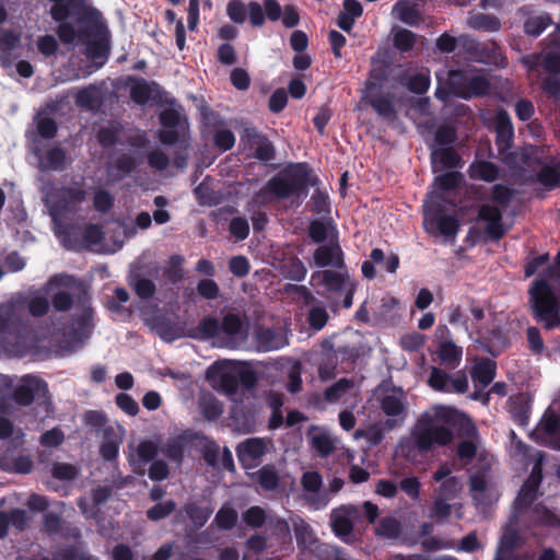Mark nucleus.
<instances>
[{"label": "nucleus", "instance_id": "1", "mask_svg": "<svg viewBox=\"0 0 560 560\" xmlns=\"http://www.w3.org/2000/svg\"><path fill=\"white\" fill-rule=\"evenodd\" d=\"M319 177L306 162L291 163L273 175L260 190L269 192L278 200L305 198L308 187H316L310 201L311 211L315 214H329L331 211L329 195L318 188Z\"/></svg>", "mask_w": 560, "mask_h": 560}, {"label": "nucleus", "instance_id": "2", "mask_svg": "<svg viewBox=\"0 0 560 560\" xmlns=\"http://www.w3.org/2000/svg\"><path fill=\"white\" fill-rule=\"evenodd\" d=\"M52 2L49 14L51 19L59 23L56 33L59 39L66 44H73L78 37L75 27L67 22L71 16L78 22H98L101 12L86 4L88 0H49Z\"/></svg>", "mask_w": 560, "mask_h": 560}, {"label": "nucleus", "instance_id": "3", "mask_svg": "<svg viewBox=\"0 0 560 560\" xmlns=\"http://www.w3.org/2000/svg\"><path fill=\"white\" fill-rule=\"evenodd\" d=\"M31 326L22 315V305L11 298L0 304V348L18 351L25 347Z\"/></svg>", "mask_w": 560, "mask_h": 560}, {"label": "nucleus", "instance_id": "4", "mask_svg": "<svg viewBox=\"0 0 560 560\" xmlns=\"http://www.w3.org/2000/svg\"><path fill=\"white\" fill-rule=\"evenodd\" d=\"M515 196V190L503 184H495L491 188V201L498 206L483 203L478 209L477 218L487 222L486 233L493 241L501 240L505 230L503 229V211L509 207Z\"/></svg>", "mask_w": 560, "mask_h": 560}, {"label": "nucleus", "instance_id": "5", "mask_svg": "<svg viewBox=\"0 0 560 560\" xmlns=\"http://www.w3.org/2000/svg\"><path fill=\"white\" fill-rule=\"evenodd\" d=\"M529 301L536 319L545 323L547 328H552L560 322V304L553 288L547 280L534 281L529 289Z\"/></svg>", "mask_w": 560, "mask_h": 560}, {"label": "nucleus", "instance_id": "6", "mask_svg": "<svg viewBox=\"0 0 560 560\" xmlns=\"http://www.w3.org/2000/svg\"><path fill=\"white\" fill-rule=\"evenodd\" d=\"M454 438L453 431L444 425L436 424L430 416L422 417L411 434L413 448L419 453H428L435 445L446 446Z\"/></svg>", "mask_w": 560, "mask_h": 560}, {"label": "nucleus", "instance_id": "7", "mask_svg": "<svg viewBox=\"0 0 560 560\" xmlns=\"http://www.w3.org/2000/svg\"><path fill=\"white\" fill-rule=\"evenodd\" d=\"M447 85L453 95L463 100L483 97L491 89L488 78L481 74L469 75L462 69L450 70Z\"/></svg>", "mask_w": 560, "mask_h": 560}, {"label": "nucleus", "instance_id": "8", "mask_svg": "<svg viewBox=\"0 0 560 560\" xmlns=\"http://www.w3.org/2000/svg\"><path fill=\"white\" fill-rule=\"evenodd\" d=\"M319 278V284L325 288L326 296L330 299L332 295L345 293L342 307L350 308L353 303L355 284L348 282V277L335 270H323L313 273L312 280Z\"/></svg>", "mask_w": 560, "mask_h": 560}, {"label": "nucleus", "instance_id": "9", "mask_svg": "<svg viewBox=\"0 0 560 560\" xmlns=\"http://www.w3.org/2000/svg\"><path fill=\"white\" fill-rule=\"evenodd\" d=\"M85 190L75 187L62 186L52 189L47 196L51 214L55 217L75 211L85 199Z\"/></svg>", "mask_w": 560, "mask_h": 560}, {"label": "nucleus", "instance_id": "10", "mask_svg": "<svg viewBox=\"0 0 560 560\" xmlns=\"http://www.w3.org/2000/svg\"><path fill=\"white\" fill-rule=\"evenodd\" d=\"M301 486L305 494V501L313 510H322L327 506L330 497L327 490H323V477L316 470L303 472Z\"/></svg>", "mask_w": 560, "mask_h": 560}, {"label": "nucleus", "instance_id": "11", "mask_svg": "<svg viewBox=\"0 0 560 560\" xmlns=\"http://www.w3.org/2000/svg\"><path fill=\"white\" fill-rule=\"evenodd\" d=\"M242 142L254 150V158L264 163L276 159V149L272 142L256 127L246 126L241 133Z\"/></svg>", "mask_w": 560, "mask_h": 560}, {"label": "nucleus", "instance_id": "12", "mask_svg": "<svg viewBox=\"0 0 560 560\" xmlns=\"http://www.w3.org/2000/svg\"><path fill=\"white\" fill-rule=\"evenodd\" d=\"M436 198L439 201H432L427 206L425 220L431 224H435L442 235L455 236L459 230V222L454 215L443 213L445 197L442 194H438Z\"/></svg>", "mask_w": 560, "mask_h": 560}, {"label": "nucleus", "instance_id": "13", "mask_svg": "<svg viewBox=\"0 0 560 560\" xmlns=\"http://www.w3.org/2000/svg\"><path fill=\"white\" fill-rule=\"evenodd\" d=\"M32 512H44L42 530L48 536H56L62 532L63 518L55 512H46L49 506V500L45 495L32 493L26 502Z\"/></svg>", "mask_w": 560, "mask_h": 560}, {"label": "nucleus", "instance_id": "14", "mask_svg": "<svg viewBox=\"0 0 560 560\" xmlns=\"http://www.w3.org/2000/svg\"><path fill=\"white\" fill-rule=\"evenodd\" d=\"M235 451L240 465L248 470L260 465L267 453V444L261 438H248L238 443Z\"/></svg>", "mask_w": 560, "mask_h": 560}, {"label": "nucleus", "instance_id": "15", "mask_svg": "<svg viewBox=\"0 0 560 560\" xmlns=\"http://www.w3.org/2000/svg\"><path fill=\"white\" fill-rule=\"evenodd\" d=\"M542 481V462L537 459L532 468L530 475L523 483L518 495L514 501V508L518 512H523L530 508L537 498L539 486Z\"/></svg>", "mask_w": 560, "mask_h": 560}, {"label": "nucleus", "instance_id": "16", "mask_svg": "<svg viewBox=\"0 0 560 560\" xmlns=\"http://www.w3.org/2000/svg\"><path fill=\"white\" fill-rule=\"evenodd\" d=\"M463 47L477 62L498 65L499 60L504 59L501 54V47L494 40L478 42L474 38L465 37L463 39Z\"/></svg>", "mask_w": 560, "mask_h": 560}, {"label": "nucleus", "instance_id": "17", "mask_svg": "<svg viewBox=\"0 0 560 560\" xmlns=\"http://www.w3.org/2000/svg\"><path fill=\"white\" fill-rule=\"evenodd\" d=\"M47 394L48 386L44 380L25 375L21 384L14 388L12 398L19 406L27 407L34 402L36 396L45 397Z\"/></svg>", "mask_w": 560, "mask_h": 560}, {"label": "nucleus", "instance_id": "18", "mask_svg": "<svg viewBox=\"0 0 560 560\" xmlns=\"http://www.w3.org/2000/svg\"><path fill=\"white\" fill-rule=\"evenodd\" d=\"M365 88V102L376 112V114L385 119L396 118L394 96L390 93H373L372 90L376 88V83L371 82V80L366 81Z\"/></svg>", "mask_w": 560, "mask_h": 560}, {"label": "nucleus", "instance_id": "19", "mask_svg": "<svg viewBox=\"0 0 560 560\" xmlns=\"http://www.w3.org/2000/svg\"><path fill=\"white\" fill-rule=\"evenodd\" d=\"M182 116L174 108H165L159 115V121L164 128L159 131L158 137L162 144L173 145L180 139V135L176 127L180 124Z\"/></svg>", "mask_w": 560, "mask_h": 560}, {"label": "nucleus", "instance_id": "20", "mask_svg": "<svg viewBox=\"0 0 560 560\" xmlns=\"http://www.w3.org/2000/svg\"><path fill=\"white\" fill-rule=\"evenodd\" d=\"M313 259L319 268H345L343 252L338 242L318 246L313 254Z\"/></svg>", "mask_w": 560, "mask_h": 560}, {"label": "nucleus", "instance_id": "21", "mask_svg": "<svg viewBox=\"0 0 560 560\" xmlns=\"http://www.w3.org/2000/svg\"><path fill=\"white\" fill-rule=\"evenodd\" d=\"M355 512L357 509L354 506L343 505L332 510L330 513L331 529L337 537L345 541L353 532V522L351 521V516L354 515Z\"/></svg>", "mask_w": 560, "mask_h": 560}, {"label": "nucleus", "instance_id": "22", "mask_svg": "<svg viewBox=\"0 0 560 560\" xmlns=\"http://www.w3.org/2000/svg\"><path fill=\"white\" fill-rule=\"evenodd\" d=\"M96 23L98 38L91 39L86 43L85 55L93 60L97 68L102 67L109 56V43L106 36V27L102 23Z\"/></svg>", "mask_w": 560, "mask_h": 560}, {"label": "nucleus", "instance_id": "23", "mask_svg": "<svg viewBox=\"0 0 560 560\" xmlns=\"http://www.w3.org/2000/svg\"><path fill=\"white\" fill-rule=\"evenodd\" d=\"M514 142V128L509 113L500 109L495 116V144L499 152H504L512 148Z\"/></svg>", "mask_w": 560, "mask_h": 560}, {"label": "nucleus", "instance_id": "24", "mask_svg": "<svg viewBox=\"0 0 560 560\" xmlns=\"http://www.w3.org/2000/svg\"><path fill=\"white\" fill-rule=\"evenodd\" d=\"M127 282L135 294L142 301L151 300L156 293L155 283L142 272V267L131 269Z\"/></svg>", "mask_w": 560, "mask_h": 560}, {"label": "nucleus", "instance_id": "25", "mask_svg": "<svg viewBox=\"0 0 560 560\" xmlns=\"http://www.w3.org/2000/svg\"><path fill=\"white\" fill-rule=\"evenodd\" d=\"M497 375V363L489 359L482 358L477 361L470 371V376L474 382L475 388L481 387L485 389L489 386Z\"/></svg>", "mask_w": 560, "mask_h": 560}, {"label": "nucleus", "instance_id": "26", "mask_svg": "<svg viewBox=\"0 0 560 560\" xmlns=\"http://www.w3.org/2000/svg\"><path fill=\"white\" fill-rule=\"evenodd\" d=\"M68 163L66 149L54 145L39 158L38 167L42 172H61L67 168Z\"/></svg>", "mask_w": 560, "mask_h": 560}, {"label": "nucleus", "instance_id": "27", "mask_svg": "<svg viewBox=\"0 0 560 560\" xmlns=\"http://www.w3.org/2000/svg\"><path fill=\"white\" fill-rule=\"evenodd\" d=\"M13 301L22 305V315H26V311L34 317H42L49 311V300L43 295L28 298L26 294L19 293L12 296Z\"/></svg>", "mask_w": 560, "mask_h": 560}, {"label": "nucleus", "instance_id": "28", "mask_svg": "<svg viewBox=\"0 0 560 560\" xmlns=\"http://www.w3.org/2000/svg\"><path fill=\"white\" fill-rule=\"evenodd\" d=\"M152 329L166 342H172L184 336L182 327L165 315L153 317Z\"/></svg>", "mask_w": 560, "mask_h": 560}, {"label": "nucleus", "instance_id": "29", "mask_svg": "<svg viewBox=\"0 0 560 560\" xmlns=\"http://www.w3.org/2000/svg\"><path fill=\"white\" fill-rule=\"evenodd\" d=\"M467 174L470 179L492 183L499 178L500 170L493 162L475 160L468 166Z\"/></svg>", "mask_w": 560, "mask_h": 560}, {"label": "nucleus", "instance_id": "30", "mask_svg": "<svg viewBox=\"0 0 560 560\" xmlns=\"http://www.w3.org/2000/svg\"><path fill=\"white\" fill-rule=\"evenodd\" d=\"M431 163L433 172H436L438 165H441V168L462 167L463 160L462 156L453 147H442L432 151Z\"/></svg>", "mask_w": 560, "mask_h": 560}, {"label": "nucleus", "instance_id": "31", "mask_svg": "<svg viewBox=\"0 0 560 560\" xmlns=\"http://www.w3.org/2000/svg\"><path fill=\"white\" fill-rule=\"evenodd\" d=\"M436 354L441 364L450 369H456L462 362L463 349L453 340H444L439 343Z\"/></svg>", "mask_w": 560, "mask_h": 560}, {"label": "nucleus", "instance_id": "32", "mask_svg": "<svg viewBox=\"0 0 560 560\" xmlns=\"http://www.w3.org/2000/svg\"><path fill=\"white\" fill-rule=\"evenodd\" d=\"M130 98L138 105H145L152 96L153 89H159L154 81L148 82L143 78H130Z\"/></svg>", "mask_w": 560, "mask_h": 560}, {"label": "nucleus", "instance_id": "33", "mask_svg": "<svg viewBox=\"0 0 560 560\" xmlns=\"http://www.w3.org/2000/svg\"><path fill=\"white\" fill-rule=\"evenodd\" d=\"M220 335V320L217 317L207 315L200 319L198 325L190 329L188 336L198 340H209Z\"/></svg>", "mask_w": 560, "mask_h": 560}, {"label": "nucleus", "instance_id": "34", "mask_svg": "<svg viewBox=\"0 0 560 560\" xmlns=\"http://www.w3.org/2000/svg\"><path fill=\"white\" fill-rule=\"evenodd\" d=\"M121 440L117 436L112 425L104 428L103 441L100 446V455L106 462H113L118 457Z\"/></svg>", "mask_w": 560, "mask_h": 560}, {"label": "nucleus", "instance_id": "35", "mask_svg": "<svg viewBox=\"0 0 560 560\" xmlns=\"http://www.w3.org/2000/svg\"><path fill=\"white\" fill-rule=\"evenodd\" d=\"M21 36L11 30H0V62L3 67L12 63V51L19 46Z\"/></svg>", "mask_w": 560, "mask_h": 560}, {"label": "nucleus", "instance_id": "36", "mask_svg": "<svg viewBox=\"0 0 560 560\" xmlns=\"http://www.w3.org/2000/svg\"><path fill=\"white\" fill-rule=\"evenodd\" d=\"M102 100L101 89L95 84H90L80 89L74 96L75 105L89 110L97 108L101 105Z\"/></svg>", "mask_w": 560, "mask_h": 560}, {"label": "nucleus", "instance_id": "37", "mask_svg": "<svg viewBox=\"0 0 560 560\" xmlns=\"http://www.w3.org/2000/svg\"><path fill=\"white\" fill-rule=\"evenodd\" d=\"M190 439L186 433L176 435L170 439L162 447V453L172 462L180 464L184 458V453Z\"/></svg>", "mask_w": 560, "mask_h": 560}, {"label": "nucleus", "instance_id": "38", "mask_svg": "<svg viewBox=\"0 0 560 560\" xmlns=\"http://www.w3.org/2000/svg\"><path fill=\"white\" fill-rule=\"evenodd\" d=\"M257 347L261 351H272L282 348L285 342L282 335L275 329L264 328L256 332Z\"/></svg>", "mask_w": 560, "mask_h": 560}, {"label": "nucleus", "instance_id": "39", "mask_svg": "<svg viewBox=\"0 0 560 560\" xmlns=\"http://www.w3.org/2000/svg\"><path fill=\"white\" fill-rule=\"evenodd\" d=\"M252 478L266 491H273L279 487L280 476L272 464L264 465Z\"/></svg>", "mask_w": 560, "mask_h": 560}, {"label": "nucleus", "instance_id": "40", "mask_svg": "<svg viewBox=\"0 0 560 560\" xmlns=\"http://www.w3.org/2000/svg\"><path fill=\"white\" fill-rule=\"evenodd\" d=\"M338 354H343L353 358V352L349 351L347 347H339L336 350H332L331 353H327V358L325 361L319 363L318 373L319 377L323 381H328L335 377L336 375V360Z\"/></svg>", "mask_w": 560, "mask_h": 560}, {"label": "nucleus", "instance_id": "41", "mask_svg": "<svg viewBox=\"0 0 560 560\" xmlns=\"http://www.w3.org/2000/svg\"><path fill=\"white\" fill-rule=\"evenodd\" d=\"M393 13L405 24L418 26L421 15L416 5L408 4L407 0H399L393 7Z\"/></svg>", "mask_w": 560, "mask_h": 560}, {"label": "nucleus", "instance_id": "42", "mask_svg": "<svg viewBox=\"0 0 560 560\" xmlns=\"http://www.w3.org/2000/svg\"><path fill=\"white\" fill-rule=\"evenodd\" d=\"M375 534L385 539H397L402 534L401 523L393 516L382 517L375 528Z\"/></svg>", "mask_w": 560, "mask_h": 560}, {"label": "nucleus", "instance_id": "43", "mask_svg": "<svg viewBox=\"0 0 560 560\" xmlns=\"http://www.w3.org/2000/svg\"><path fill=\"white\" fill-rule=\"evenodd\" d=\"M184 512L197 528H201L212 515L213 509L211 506H199L195 502H188L184 505Z\"/></svg>", "mask_w": 560, "mask_h": 560}, {"label": "nucleus", "instance_id": "44", "mask_svg": "<svg viewBox=\"0 0 560 560\" xmlns=\"http://www.w3.org/2000/svg\"><path fill=\"white\" fill-rule=\"evenodd\" d=\"M237 518L236 510L229 503H225L217 512L213 524L222 530H230L236 525Z\"/></svg>", "mask_w": 560, "mask_h": 560}, {"label": "nucleus", "instance_id": "45", "mask_svg": "<svg viewBox=\"0 0 560 560\" xmlns=\"http://www.w3.org/2000/svg\"><path fill=\"white\" fill-rule=\"evenodd\" d=\"M551 23L552 19L548 13L532 15L524 22V32L528 36L538 37Z\"/></svg>", "mask_w": 560, "mask_h": 560}, {"label": "nucleus", "instance_id": "46", "mask_svg": "<svg viewBox=\"0 0 560 560\" xmlns=\"http://www.w3.org/2000/svg\"><path fill=\"white\" fill-rule=\"evenodd\" d=\"M353 387L352 378L342 377L325 389L324 398L328 402H337Z\"/></svg>", "mask_w": 560, "mask_h": 560}, {"label": "nucleus", "instance_id": "47", "mask_svg": "<svg viewBox=\"0 0 560 560\" xmlns=\"http://www.w3.org/2000/svg\"><path fill=\"white\" fill-rule=\"evenodd\" d=\"M541 430L547 434L551 441L549 445L560 451V419L557 415L551 413L546 416L541 422Z\"/></svg>", "mask_w": 560, "mask_h": 560}, {"label": "nucleus", "instance_id": "48", "mask_svg": "<svg viewBox=\"0 0 560 560\" xmlns=\"http://www.w3.org/2000/svg\"><path fill=\"white\" fill-rule=\"evenodd\" d=\"M470 27L483 32H498L501 28V21L492 14L478 13L469 19Z\"/></svg>", "mask_w": 560, "mask_h": 560}, {"label": "nucleus", "instance_id": "49", "mask_svg": "<svg viewBox=\"0 0 560 560\" xmlns=\"http://www.w3.org/2000/svg\"><path fill=\"white\" fill-rule=\"evenodd\" d=\"M537 182L545 187L552 189L560 186V163L557 165H545L536 175Z\"/></svg>", "mask_w": 560, "mask_h": 560}, {"label": "nucleus", "instance_id": "50", "mask_svg": "<svg viewBox=\"0 0 560 560\" xmlns=\"http://www.w3.org/2000/svg\"><path fill=\"white\" fill-rule=\"evenodd\" d=\"M176 506V502L171 499L163 502H158L147 510V518L152 522L162 521L175 512Z\"/></svg>", "mask_w": 560, "mask_h": 560}, {"label": "nucleus", "instance_id": "51", "mask_svg": "<svg viewBox=\"0 0 560 560\" xmlns=\"http://www.w3.org/2000/svg\"><path fill=\"white\" fill-rule=\"evenodd\" d=\"M220 332L229 337H235L243 332V322L238 314L228 313L220 322Z\"/></svg>", "mask_w": 560, "mask_h": 560}, {"label": "nucleus", "instance_id": "52", "mask_svg": "<svg viewBox=\"0 0 560 560\" xmlns=\"http://www.w3.org/2000/svg\"><path fill=\"white\" fill-rule=\"evenodd\" d=\"M463 182V174L453 171L441 174L434 178V185L442 191H452L456 189Z\"/></svg>", "mask_w": 560, "mask_h": 560}, {"label": "nucleus", "instance_id": "53", "mask_svg": "<svg viewBox=\"0 0 560 560\" xmlns=\"http://www.w3.org/2000/svg\"><path fill=\"white\" fill-rule=\"evenodd\" d=\"M416 34L407 28L398 30L393 37V45L400 52H409L416 44Z\"/></svg>", "mask_w": 560, "mask_h": 560}, {"label": "nucleus", "instance_id": "54", "mask_svg": "<svg viewBox=\"0 0 560 560\" xmlns=\"http://www.w3.org/2000/svg\"><path fill=\"white\" fill-rule=\"evenodd\" d=\"M184 261L185 259L182 255L174 254L170 257L164 276L171 283L175 284L184 278V270L182 268Z\"/></svg>", "mask_w": 560, "mask_h": 560}, {"label": "nucleus", "instance_id": "55", "mask_svg": "<svg viewBox=\"0 0 560 560\" xmlns=\"http://www.w3.org/2000/svg\"><path fill=\"white\" fill-rule=\"evenodd\" d=\"M451 375L440 368L433 366L430 372V376L428 380L429 386L442 393H447L450 386Z\"/></svg>", "mask_w": 560, "mask_h": 560}, {"label": "nucleus", "instance_id": "56", "mask_svg": "<svg viewBox=\"0 0 560 560\" xmlns=\"http://www.w3.org/2000/svg\"><path fill=\"white\" fill-rule=\"evenodd\" d=\"M92 317V310L86 307L83 313L74 320L72 335L75 339L82 340L90 335V320Z\"/></svg>", "mask_w": 560, "mask_h": 560}, {"label": "nucleus", "instance_id": "57", "mask_svg": "<svg viewBox=\"0 0 560 560\" xmlns=\"http://www.w3.org/2000/svg\"><path fill=\"white\" fill-rule=\"evenodd\" d=\"M306 319L310 327L318 331L326 326L329 315L324 306L314 305L310 308Z\"/></svg>", "mask_w": 560, "mask_h": 560}, {"label": "nucleus", "instance_id": "58", "mask_svg": "<svg viewBox=\"0 0 560 560\" xmlns=\"http://www.w3.org/2000/svg\"><path fill=\"white\" fill-rule=\"evenodd\" d=\"M232 420L237 430L250 433L255 429L254 415L249 410L237 409L232 413Z\"/></svg>", "mask_w": 560, "mask_h": 560}, {"label": "nucleus", "instance_id": "59", "mask_svg": "<svg viewBox=\"0 0 560 560\" xmlns=\"http://www.w3.org/2000/svg\"><path fill=\"white\" fill-rule=\"evenodd\" d=\"M213 144L222 152L229 151L235 144V136L228 128H218L213 135Z\"/></svg>", "mask_w": 560, "mask_h": 560}, {"label": "nucleus", "instance_id": "60", "mask_svg": "<svg viewBox=\"0 0 560 560\" xmlns=\"http://www.w3.org/2000/svg\"><path fill=\"white\" fill-rule=\"evenodd\" d=\"M247 5L242 0H230L226 4V15L235 24L246 21Z\"/></svg>", "mask_w": 560, "mask_h": 560}, {"label": "nucleus", "instance_id": "61", "mask_svg": "<svg viewBox=\"0 0 560 560\" xmlns=\"http://www.w3.org/2000/svg\"><path fill=\"white\" fill-rule=\"evenodd\" d=\"M381 408L386 416L397 417L405 411V405L400 398L394 395H386L381 400Z\"/></svg>", "mask_w": 560, "mask_h": 560}, {"label": "nucleus", "instance_id": "62", "mask_svg": "<svg viewBox=\"0 0 560 560\" xmlns=\"http://www.w3.org/2000/svg\"><path fill=\"white\" fill-rule=\"evenodd\" d=\"M243 521L247 526L260 528L266 522L265 510L260 506H250L243 513Z\"/></svg>", "mask_w": 560, "mask_h": 560}, {"label": "nucleus", "instance_id": "63", "mask_svg": "<svg viewBox=\"0 0 560 560\" xmlns=\"http://www.w3.org/2000/svg\"><path fill=\"white\" fill-rule=\"evenodd\" d=\"M430 77L425 73L419 72L409 78L407 89L415 94H424L430 88Z\"/></svg>", "mask_w": 560, "mask_h": 560}, {"label": "nucleus", "instance_id": "64", "mask_svg": "<svg viewBox=\"0 0 560 560\" xmlns=\"http://www.w3.org/2000/svg\"><path fill=\"white\" fill-rule=\"evenodd\" d=\"M115 199L108 190L101 189L95 192L93 206L96 211L107 213L114 207Z\"/></svg>", "mask_w": 560, "mask_h": 560}]
</instances>
